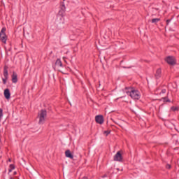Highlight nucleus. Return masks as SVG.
I'll use <instances>...</instances> for the list:
<instances>
[{"label": "nucleus", "mask_w": 179, "mask_h": 179, "mask_svg": "<svg viewBox=\"0 0 179 179\" xmlns=\"http://www.w3.org/2000/svg\"><path fill=\"white\" fill-rule=\"evenodd\" d=\"M166 169H171V166L170 164L166 165Z\"/></svg>", "instance_id": "obj_21"}, {"label": "nucleus", "mask_w": 179, "mask_h": 179, "mask_svg": "<svg viewBox=\"0 0 179 179\" xmlns=\"http://www.w3.org/2000/svg\"><path fill=\"white\" fill-rule=\"evenodd\" d=\"M12 82L13 83H17V74L15 72H13Z\"/></svg>", "instance_id": "obj_9"}, {"label": "nucleus", "mask_w": 179, "mask_h": 179, "mask_svg": "<svg viewBox=\"0 0 179 179\" xmlns=\"http://www.w3.org/2000/svg\"><path fill=\"white\" fill-rule=\"evenodd\" d=\"M38 118L39 119L38 124H44L45 122V119L47 118V110H41L38 113Z\"/></svg>", "instance_id": "obj_2"}, {"label": "nucleus", "mask_w": 179, "mask_h": 179, "mask_svg": "<svg viewBox=\"0 0 179 179\" xmlns=\"http://www.w3.org/2000/svg\"><path fill=\"white\" fill-rule=\"evenodd\" d=\"M160 76H162V69H158L156 71L155 77L157 78V79H159Z\"/></svg>", "instance_id": "obj_13"}, {"label": "nucleus", "mask_w": 179, "mask_h": 179, "mask_svg": "<svg viewBox=\"0 0 179 179\" xmlns=\"http://www.w3.org/2000/svg\"><path fill=\"white\" fill-rule=\"evenodd\" d=\"M66 10V7H65V3H62L61 6H60V10L59 11V15L60 16H64V15H65V12Z\"/></svg>", "instance_id": "obj_5"}, {"label": "nucleus", "mask_w": 179, "mask_h": 179, "mask_svg": "<svg viewBox=\"0 0 179 179\" xmlns=\"http://www.w3.org/2000/svg\"><path fill=\"white\" fill-rule=\"evenodd\" d=\"M176 110H177V108H176L174 106L171 107V110L172 111H176Z\"/></svg>", "instance_id": "obj_20"}, {"label": "nucleus", "mask_w": 179, "mask_h": 179, "mask_svg": "<svg viewBox=\"0 0 179 179\" xmlns=\"http://www.w3.org/2000/svg\"><path fill=\"white\" fill-rule=\"evenodd\" d=\"M3 116V110L2 109L0 108V118H2Z\"/></svg>", "instance_id": "obj_17"}, {"label": "nucleus", "mask_w": 179, "mask_h": 179, "mask_svg": "<svg viewBox=\"0 0 179 179\" xmlns=\"http://www.w3.org/2000/svg\"><path fill=\"white\" fill-rule=\"evenodd\" d=\"M13 170H15V165L10 164L8 169L9 173H12Z\"/></svg>", "instance_id": "obj_14"}, {"label": "nucleus", "mask_w": 179, "mask_h": 179, "mask_svg": "<svg viewBox=\"0 0 179 179\" xmlns=\"http://www.w3.org/2000/svg\"><path fill=\"white\" fill-rule=\"evenodd\" d=\"M9 162H10V159H9Z\"/></svg>", "instance_id": "obj_26"}, {"label": "nucleus", "mask_w": 179, "mask_h": 179, "mask_svg": "<svg viewBox=\"0 0 179 179\" xmlns=\"http://www.w3.org/2000/svg\"><path fill=\"white\" fill-rule=\"evenodd\" d=\"M166 62L169 65H175L176 64V59L171 56H169L165 59Z\"/></svg>", "instance_id": "obj_6"}, {"label": "nucleus", "mask_w": 179, "mask_h": 179, "mask_svg": "<svg viewBox=\"0 0 179 179\" xmlns=\"http://www.w3.org/2000/svg\"><path fill=\"white\" fill-rule=\"evenodd\" d=\"M65 156L69 159H73V155L71 152V150H67L65 151Z\"/></svg>", "instance_id": "obj_10"}, {"label": "nucleus", "mask_w": 179, "mask_h": 179, "mask_svg": "<svg viewBox=\"0 0 179 179\" xmlns=\"http://www.w3.org/2000/svg\"><path fill=\"white\" fill-rule=\"evenodd\" d=\"M157 22H160V18H153L152 20V23H157Z\"/></svg>", "instance_id": "obj_15"}, {"label": "nucleus", "mask_w": 179, "mask_h": 179, "mask_svg": "<svg viewBox=\"0 0 179 179\" xmlns=\"http://www.w3.org/2000/svg\"><path fill=\"white\" fill-rule=\"evenodd\" d=\"M103 134H104L105 135H106V136H107L108 135H110V131H105L103 132Z\"/></svg>", "instance_id": "obj_19"}, {"label": "nucleus", "mask_w": 179, "mask_h": 179, "mask_svg": "<svg viewBox=\"0 0 179 179\" xmlns=\"http://www.w3.org/2000/svg\"><path fill=\"white\" fill-rule=\"evenodd\" d=\"M2 80H3V85H6V80H8V78H3L2 79Z\"/></svg>", "instance_id": "obj_16"}, {"label": "nucleus", "mask_w": 179, "mask_h": 179, "mask_svg": "<svg viewBox=\"0 0 179 179\" xmlns=\"http://www.w3.org/2000/svg\"><path fill=\"white\" fill-rule=\"evenodd\" d=\"M63 59H65V57H63ZM64 62H66V60H64Z\"/></svg>", "instance_id": "obj_24"}, {"label": "nucleus", "mask_w": 179, "mask_h": 179, "mask_svg": "<svg viewBox=\"0 0 179 179\" xmlns=\"http://www.w3.org/2000/svg\"><path fill=\"white\" fill-rule=\"evenodd\" d=\"M6 28L3 27L0 31V41H1L3 44H6V41L8 40V36L6 34Z\"/></svg>", "instance_id": "obj_3"}, {"label": "nucleus", "mask_w": 179, "mask_h": 179, "mask_svg": "<svg viewBox=\"0 0 179 179\" xmlns=\"http://www.w3.org/2000/svg\"><path fill=\"white\" fill-rule=\"evenodd\" d=\"M164 101H166V103H170V99L167 98H164Z\"/></svg>", "instance_id": "obj_18"}, {"label": "nucleus", "mask_w": 179, "mask_h": 179, "mask_svg": "<svg viewBox=\"0 0 179 179\" xmlns=\"http://www.w3.org/2000/svg\"><path fill=\"white\" fill-rule=\"evenodd\" d=\"M14 175H16V172H14Z\"/></svg>", "instance_id": "obj_25"}, {"label": "nucleus", "mask_w": 179, "mask_h": 179, "mask_svg": "<svg viewBox=\"0 0 179 179\" xmlns=\"http://www.w3.org/2000/svg\"><path fill=\"white\" fill-rule=\"evenodd\" d=\"M115 162H122V155L121 152L118 151L113 157Z\"/></svg>", "instance_id": "obj_7"}, {"label": "nucleus", "mask_w": 179, "mask_h": 179, "mask_svg": "<svg viewBox=\"0 0 179 179\" xmlns=\"http://www.w3.org/2000/svg\"><path fill=\"white\" fill-rule=\"evenodd\" d=\"M95 121L96 124H100V125H101L102 124H104V117L101 115H96L95 117Z\"/></svg>", "instance_id": "obj_4"}, {"label": "nucleus", "mask_w": 179, "mask_h": 179, "mask_svg": "<svg viewBox=\"0 0 179 179\" xmlns=\"http://www.w3.org/2000/svg\"><path fill=\"white\" fill-rule=\"evenodd\" d=\"M63 1H65V0H63Z\"/></svg>", "instance_id": "obj_27"}, {"label": "nucleus", "mask_w": 179, "mask_h": 179, "mask_svg": "<svg viewBox=\"0 0 179 179\" xmlns=\"http://www.w3.org/2000/svg\"><path fill=\"white\" fill-rule=\"evenodd\" d=\"M170 22H171L170 20H166V24H167V26H169V23H170Z\"/></svg>", "instance_id": "obj_22"}, {"label": "nucleus", "mask_w": 179, "mask_h": 179, "mask_svg": "<svg viewBox=\"0 0 179 179\" xmlns=\"http://www.w3.org/2000/svg\"><path fill=\"white\" fill-rule=\"evenodd\" d=\"M55 66L57 68H62V62H61V59H57L55 62Z\"/></svg>", "instance_id": "obj_12"}, {"label": "nucleus", "mask_w": 179, "mask_h": 179, "mask_svg": "<svg viewBox=\"0 0 179 179\" xmlns=\"http://www.w3.org/2000/svg\"><path fill=\"white\" fill-rule=\"evenodd\" d=\"M4 97L7 99L9 100V99H10V91L9 90V89H6L4 90Z\"/></svg>", "instance_id": "obj_8"}, {"label": "nucleus", "mask_w": 179, "mask_h": 179, "mask_svg": "<svg viewBox=\"0 0 179 179\" xmlns=\"http://www.w3.org/2000/svg\"><path fill=\"white\" fill-rule=\"evenodd\" d=\"M127 93L129 94L130 97L134 100H139L141 99V92H139L138 90L130 89Z\"/></svg>", "instance_id": "obj_1"}, {"label": "nucleus", "mask_w": 179, "mask_h": 179, "mask_svg": "<svg viewBox=\"0 0 179 179\" xmlns=\"http://www.w3.org/2000/svg\"><path fill=\"white\" fill-rule=\"evenodd\" d=\"M162 93H163V94L166 93V90H162Z\"/></svg>", "instance_id": "obj_23"}, {"label": "nucleus", "mask_w": 179, "mask_h": 179, "mask_svg": "<svg viewBox=\"0 0 179 179\" xmlns=\"http://www.w3.org/2000/svg\"><path fill=\"white\" fill-rule=\"evenodd\" d=\"M3 76L6 79H8L9 74L8 73V66H5L3 68Z\"/></svg>", "instance_id": "obj_11"}]
</instances>
